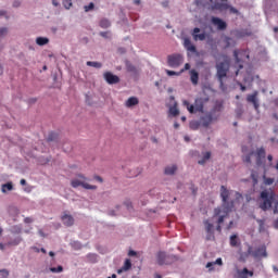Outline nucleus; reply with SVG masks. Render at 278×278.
Segmentation results:
<instances>
[{"label": "nucleus", "instance_id": "f257e3e1", "mask_svg": "<svg viewBox=\"0 0 278 278\" xmlns=\"http://www.w3.org/2000/svg\"><path fill=\"white\" fill-rule=\"evenodd\" d=\"M222 206L215 208L213 211V218L217 217V223H224L225 218L229 215V213L233 210L235 203L233 201L228 202L229 200V190L222 186Z\"/></svg>", "mask_w": 278, "mask_h": 278}, {"label": "nucleus", "instance_id": "f03ea898", "mask_svg": "<svg viewBox=\"0 0 278 278\" xmlns=\"http://www.w3.org/2000/svg\"><path fill=\"white\" fill-rule=\"evenodd\" d=\"M275 198H276V194L273 190H263L260 193V199L262 200V202L258 205L260 208L263 211H267L274 204L273 213L277 214L278 213V201Z\"/></svg>", "mask_w": 278, "mask_h": 278}, {"label": "nucleus", "instance_id": "7ed1b4c3", "mask_svg": "<svg viewBox=\"0 0 278 278\" xmlns=\"http://www.w3.org/2000/svg\"><path fill=\"white\" fill-rule=\"evenodd\" d=\"M210 101L208 98H198L193 105H191L188 101H182V104L187 106V111L191 114L203 113L204 105Z\"/></svg>", "mask_w": 278, "mask_h": 278}, {"label": "nucleus", "instance_id": "20e7f679", "mask_svg": "<svg viewBox=\"0 0 278 278\" xmlns=\"http://www.w3.org/2000/svg\"><path fill=\"white\" fill-rule=\"evenodd\" d=\"M215 68H217V79H219V84L223 86V79L227 77L230 68V59L227 55H224V62H219L215 65Z\"/></svg>", "mask_w": 278, "mask_h": 278}, {"label": "nucleus", "instance_id": "39448f33", "mask_svg": "<svg viewBox=\"0 0 278 278\" xmlns=\"http://www.w3.org/2000/svg\"><path fill=\"white\" fill-rule=\"evenodd\" d=\"M87 180L88 179L84 175L79 174L77 175V178L71 181V185L73 188L83 187L87 190H96L97 186L89 185L88 182H86Z\"/></svg>", "mask_w": 278, "mask_h": 278}, {"label": "nucleus", "instance_id": "423d86ee", "mask_svg": "<svg viewBox=\"0 0 278 278\" xmlns=\"http://www.w3.org/2000/svg\"><path fill=\"white\" fill-rule=\"evenodd\" d=\"M247 254L253 256L254 258L267 257V250L265 245H262L253 251V247L249 245Z\"/></svg>", "mask_w": 278, "mask_h": 278}, {"label": "nucleus", "instance_id": "0eeeda50", "mask_svg": "<svg viewBox=\"0 0 278 278\" xmlns=\"http://www.w3.org/2000/svg\"><path fill=\"white\" fill-rule=\"evenodd\" d=\"M167 63L172 68H177L184 63V56L181 54H172L167 58Z\"/></svg>", "mask_w": 278, "mask_h": 278}, {"label": "nucleus", "instance_id": "6e6552de", "mask_svg": "<svg viewBox=\"0 0 278 278\" xmlns=\"http://www.w3.org/2000/svg\"><path fill=\"white\" fill-rule=\"evenodd\" d=\"M218 117L214 116V111H211L208 113H206L204 116L200 117V124L203 127H208L214 121H217Z\"/></svg>", "mask_w": 278, "mask_h": 278}, {"label": "nucleus", "instance_id": "1a4fd4ad", "mask_svg": "<svg viewBox=\"0 0 278 278\" xmlns=\"http://www.w3.org/2000/svg\"><path fill=\"white\" fill-rule=\"evenodd\" d=\"M255 156V164L256 166H262L263 162L266 157V151L264 148L256 149L255 153H253Z\"/></svg>", "mask_w": 278, "mask_h": 278}, {"label": "nucleus", "instance_id": "9d476101", "mask_svg": "<svg viewBox=\"0 0 278 278\" xmlns=\"http://www.w3.org/2000/svg\"><path fill=\"white\" fill-rule=\"evenodd\" d=\"M258 92L257 91H254L252 94H248L247 96V102L248 103H252L254 110L258 111L260 109V103H258Z\"/></svg>", "mask_w": 278, "mask_h": 278}, {"label": "nucleus", "instance_id": "9b49d317", "mask_svg": "<svg viewBox=\"0 0 278 278\" xmlns=\"http://www.w3.org/2000/svg\"><path fill=\"white\" fill-rule=\"evenodd\" d=\"M211 23L217 27V30H226L227 29V23L218 17L211 18Z\"/></svg>", "mask_w": 278, "mask_h": 278}, {"label": "nucleus", "instance_id": "f8f14e48", "mask_svg": "<svg viewBox=\"0 0 278 278\" xmlns=\"http://www.w3.org/2000/svg\"><path fill=\"white\" fill-rule=\"evenodd\" d=\"M253 276L254 271L249 270L247 267H243V269H237V278H249Z\"/></svg>", "mask_w": 278, "mask_h": 278}, {"label": "nucleus", "instance_id": "ddd939ff", "mask_svg": "<svg viewBox=\"0 0 278 278\" xmlns=\"http://www.w3.org/2000/svg\"><path fill=\"white\" fill-rule=\"evenodd\" d=\"M157 263L160 265H168L170 263V256H168L165 252H160L157 254Z\"/></svg>", "mask_w": 278, "mask_h": 278}, {"label": "nucleus", "instance_id": "4468645a", "mask_svg": "<svg viewBox=\"0 0 278 278\" xmlns=\"http://www.w3.org/2000/svg\"><path fill=\"white\" fill-rule=\"evenodd\" d=\"M104 79H105L106 83L110 84V85L118 84L119 80H121V79L118 78V76L113 75V74L110 73V72H106V73L104 74Z\"/></svg>", "mask_w": 278, "mask_h": 278}, {"label": "nucleus", "instance_id": "2eb2a0df", "mask_svg": "<svg viewBox=\"0 0 278 278\" xmlns=\"http://www.w3.org/2000/svg\"><path fill=\"white\" fill-rule=\"evenodd\" d=\"M200 31V28H193V33H191V36H193V40L204 41L206 39L207 35L205 33L199 34Z\"/></svg>", "mask_w": 278, "mask_h": 278}, {"label": "nucleus", "instance_id": "dca6fc26", "mask_svg": "<svg viewBox=\"0 0 278 278\" xmlns=\"http://www.w3.org/2000/svg\"><path fill=\"white\" fill-rule=\"evenodd\" d=\"M62 222H63V224L65 225V226H67V227H71V226H73L74 225V218H73V216L72 215H68V214H64L63 216H62Z\"/></svg>", "mask_w": 278, "mask_h": 278}, {"label": "nucleus", "instance_id": "f3484780", "mask_svg": "<svg viewBox=\"0 0 278 278\" xmlns=\"http://www.w3.org/2000/svg\"><path fill=\"white\" fill-rule=\"evenodd\" d=\"M185 49H187L188 51H191L193 53L197 52V48L195 46L192 45L191 40L189 38L185 39Z\"/></svg>", "mask_w": 278, "mask_h": 278}, {"label": "nucleus", "instance_id": "a211bd4d", "mask_svg": "<svg viewBox=\"0 0 278 278\" xmlns=\"http://www.w3.org/2000/svg\"><path fill=\"white\" fill-rule=\"evenodd\" d=\"M190 76H191V84H193V86H197L199 84V73L195 70H192L191 72H189Z\"/></svg>", "mask_w": 278, "mask_h": 278}, {"label": "nucleus", "instance_id": "6ab92c4d", "mask_svg": "<svg viewBox=\"0 0 278 278\" xmlns=\"http://www.w3.org/2000/svg\"><path fill=\"white\" fill-rule=\"evenodd\" d=\"M52 4L54 7H59L60 5V3L56 0H52ZM63 5H64V8L66 10H70L72 8V5H73V2H72V0H63Z\"/></svg>", "mask_w": 278, "mask_h": 278}, {"label": "nucleus", "instance_id": "aec40b11", "mask_svg": "<svg viewBox=\"0 0 278 278\" xmlns=\"http://www.w3.org/2000/svg\"><path fill=\"white\" fill-rule=\"evenodd\" d=\"M263 184L265 186H270L275 182V179L274 178H269V177H266V168H264V174H263Z\"/></svg>", "mask_w": 278, "mask_h": 278}, {"label": "nucleus", "instance_id": "412c9836", "mask_svg": "<svg viewBox=\"0 0 278 278\" xmlns=\"http://www.w3.org/2000/svg\"><path fill=\"white\" fill-rule=\"evenodd\" d=\"M138 104H139V100L136 97L129 98L126 102L127 108H132V106L138 105Z\"/></svg>", "mask_w": 278, "mask_h": 278}, {"label": "nucleus", "instance_id": "4be33fe9", "mask_svg": "<svg viewBox=\"0 0 278 278\" xmlns=\"http://www.w3.org/2000/svg\"><path fill=\"white\" fill-rule=\"evenodd\" d=\"M202 154H203L202 160L198 161V164L200 165H204L212 156L211 152H204Z\"/></svg>", "mask_w": 278, "mask_h": 278}, {"label": "nucleus", "instance_id": "5701e85b", "mask_svg": "<svg viewBox=\"0 0 278 278\" xmlns=\"http://www.w3.org/2000/svg\"><path fill=\"white\" fill-rule=\"evenodd\" d=\"M228 9L229 4H225L224 2H217V4H215V10L226 11Z\"/></svg>", "mask_w": 278, "mask_h": 278}, {"label": "nucleus", "instance_id": "b1692460", "mask_svg": "<svg viewBox=\"0 0 278 278\" xmlns=\"http://www.w3.org/2000/svg\"><path fill=\"white\" fill-rule=\"evenodd\" d=\"M250 177L252 179L253 186H256L258 184V178H260L258 173L252 170Z\"/></svg>", "mask_w": 278, "mask_h": 278}, {"label": "nucleus", "instance_id": "393cba45", "mask_svg": "<svg viewBox=\"0 0 278 278\" xmlns=\"http://www.w3.org/2000/svg\"><path fill=\"white\" fill-rule=\"evenodd\" d=\"M13 190V184L12 182H8L1 186V191L3 193H7V191H11Z\"/></svg>", "mask_w": 278, "mask_h": 278}, {"label": "nucleus", "instance_id": "a878e982", "mask_svg": "<svg viewBox=\"0 0 278 278\" xmlns=\"http://www.w3.org/2000/svg\"><path fill=\"white\" fill-rule=\"evenodd\" d=\"M177 170V166L176 165H172V166H167L165 168V174L166 175H174Z\"/></svg>", "mask_w": 278, "mask_h": 278}, {"label": "nucleus", "instance_id": "bb28decb", "mask_svg": "<svg viewBox=\"0 0 278 278\" xmlns=\"http://www.w3.org/2000/svg\"><path fill=\"white\" fill-rule=\"evenodd\" d=\"M36 43L40 47L46 46L49 43V39L48 38H43V37H39L36 39Z\"/></svg>", "mask_w": 278, "mask_h": 278}, {"label": "nucleus", "instance_id": "cd10ccee", "mask_svg": "<svg viewBox=\"0 0 278 278\" xmlns=\"http://www.w3.org/2000/svg\"><path fill=\"white\" fill-rule=\"evenodd\" d=\"M204 227L206 228V232L211 233L213 231L214 225L210 223V220H204Z\"/></svg>", "mask_w": 278, "mask_h": 278}, {"label": "nucleus", "instance_id": "c85d7f7f", "mask_svg": "<svg viewBox=\"0 0 278 278\" xmlns=\"http://www.w3.org/2000/svg\"><path fill=\"white\" fill-rule=\"evenodd\" d=\"M200 126H202V125H201V122H198V121H193V122H191V123L189 124V127H190L191 129H193V130L199 129Z\"/></svg>", "mask_w": 278, "mask_h": 278}, {"label": "nucleus", "instance_id": "c756f323", "mask_svg": "<svg viewBox=\"0 0 278 278\" xmlns=\"http://www.w3.org/2000/svg\"><path fill=\"white\" fill-rule=\"evenodd\" d=\"M110 26H111V23H110V21H108V20H102V21L100 22V27L103 28V29H106V28H109Z\"/></svg>", "mask_w": 278, "mask_h": 278}, {"label": "nucleus", "instance_id": "7c9ffc66", "mask_svg": "<svg viewBox=\"0 0 278 278\" xmlns=\"http://www.w3.org/2000/svg\"><path fill=\"white\" fill-rule=\"evenodd\" d=\"M252 155H254V152L249 153L248 155L243 156V163L251 164L252 163Z\"/></svg>", "mask_w": 278, "mask_h": 278}, {"label": "nucleus", "instance_id": "2f4dec72", "mask_svg": "<svg viewBox=\"0 0 278 278\" xmlns=\"http://www.w3.org/2000/svg\"><path fill=\"white\" fill-rule=\"evenodd\" d=\"M230 245L232 247L238 245V237L236 235L230 236Z\"/></svg>", "mask_w": 278, "mask_h": 278}, {"label": "nucleus", "instance_id": "473e14b6", "mask_svg": "<svg viewBox=\"0 0 278 278\" xmlns=\"http://www.w3.org/2000/svg\"><path fill=\"white\" fill-rule=\"evenodd\" d=\"M87 65L90 66V67H96V68H101L102 67V64L99 63V62H87Z\"/></svg>", "mask_w": 278, "mask_h": 278}, {"label": "nucleus", "instance_id": "72a5a7b5", "mask_svg": "<svg viewBox=\"0 0 278 278\" xmlns=\"http://www.w3.org/2000/svg\"><path fill=\"white\" fill-rule=\"evenodd\" d=\"M22 241V238L18 237V238H15L14 240H11L8 245H18Z\"/></svg>", "mask_w": 278, "mask_h": 278}, {"label": "nucleus", "instance_id": "f704fd0d", "mask_svg": "<svg viewBox=\"0 0 278 278\" xmlns=\"http://www.w3.org/2000/svg\"><path fill=\"white\" fill-rule=\"evenodd\" d=\"M232 41L233 40L229 37L224 38V45H226V48H230Z\"/></svg>", "mask_w": 278, "mask_h": 278}, {"label": "nucleus", "instance_id": "c9c22d12", "mask_svg": "<svg viewBox=\"0 0 278 278\" xmlns=\"http://www.w3.org/2000/svg\"><path fill=\"white\" fill-rule=\"evenodd\" d=\"M169 113L173 116H178L179 115V110L176 106L170 108Z\"/></svg>", "mask_w": 278, "mask_h": 278}, {"label": "nucleus", "instance_id": "e433bc0d", "mask_svg": "<svg viewBox=\"0 0 278 278\" xmlns=\"http://www.w3.org/2000/svg\"><path fill=\"white\" fill-rule=\"evenodd\" d=\"M9 271L7 269H0V278H8Z\"/></svg>", "mask_w": 278, "mask_h": 278}, {"label": "nucleus", "instance_id": "4c0bfd02", "mask_svg": "<svg viewBox=\"0 0 278 278\" xmlns=\"http://www.w3.org/2000/svg\"><path fill=\"white\" fill-rule=\"evenodd\" d=\"M50 270L52 273H62L63 271V267L60 265L58 267H51Z\"/></svg>", "mask_w": 278, "mask_h": 278}, {"label": "nucleus", "instance_id": "58836bf2", "mask_svg": "<svg viewBox=\"0 0 278 278\" xmlns=\"http://www.w3.org/2000/svg\"><path fill=\"white\" fill-rule=\"evenodd\" d=\"M131 268V262L130 260H126L125 265L123 267L124 270H128Z\"/></svg>", "mask_w": 278, "mask_h": 278}, {"label": "nucleus", "instance_id": "ea45409f", "mask_svg": "<svg viewBox=\"0 0 278 278\" xmlns=\"http://www.w3.org/2000/svg\"><path fill=\"white\" fill-rule=\"evenodd\" d=\"M166 74L168 75V76H180L181 75V72H174V71H166Z\"/></svg>", "mask_w": 278, "mask_h": 278}, {"label": "nucleus", "instance_id": "a19ab883", "mask_svg": "<svg viewBox=\"0 0 278 278\" xmlns=\"http://www.w3.org/2000/svg\"><path fill=\"white\" fill-rule=\"evenodd\" d=\"M240 53H244V52H240L238 50H235L233 54H235V61H237V63H241V60L239 59V54Z\"/></svg>", "mask_w": 278, "mask_h": 278}, {"label": "nucleus", "instance_id": "79ce46f5", "mask_svg": "<svg viewBox=\"0 0 278 278\" xmlns=\"http://www.w3.org/2000/svg\"><path fill=\"white\" fill-rule=\"evenodd\" d=\"M93 9H94L93 2H90V4H87V5L85 7V11H86V12H89V11H91V10H93Z\"/></svg>", "mask_w": 278, "mask_h": 278}, {"label": "nucleus", "instance_id": "37998d69", "mask_svg": "<svg viewBox=\"0 0 278 278\" xmlns=\"http://www.w3.org/2000/svg\"><path fill=\"white\" fill-rule=\"evenodd\" d=\"M58 138V135L54 132H51L48 137V141H54Z\"/></svg>", "mask_w": 278, "mask_h": 278}, {"label": "nucleus", "instance_id": "c03bdc74", "mask_svg": "<svg viewBox=\"0 0 278 278\" xmlns=\"http://www.w3.org/2000/svg\"><path fill=\"white\" fill-rule=\"evenodd\" d=\"M100 36L108 39V38H111V33L110 31H102V33H100Z\"/></svg>", "mask_w": 278, "mask_h": 278}, {"label": "nucleus", "instance_id": "a18cd8bd", "mask_svg": "<svg viewBox=\"0 0 278 278\" xmlns=\"http://www.w3.org/2000/svg\"><path fill=\"white\" fill-rule=\"evenodd\" d=\"M127 70H128V72H130V73H137V68H136L134 65H128V66H127Z\"/></svg>", "mask_w": 278, "mask_h": 278}, {"label": "nucleus", "instance_id": "49530a36", "mask_svg": "<svg viewBox=\"0 0 278 278\" xmlns=\"http://www.w3.org/2000/svg\"><path fill=\"white\" fill-rule=\"evenodd\" d=\"M273 160H274L273 155H267V161H268V166L269 167H273Z\"/></svg>", "mask_w": 278, "mask_h": 278}, {"label": "nucleus", "instance_id": "de8ad7c7", "mask_svg": "<svg viewBox=\"0 0 278 278\" xmlns=\"http://www.w3.org/2000/svg\"><path fill=\"white\" fill-rule=\"evenodd\" d=\"M256 223L258 224L260 226V229H262L265 225V220L264 219H256Z\"/></svg>", "mask_w": 278, "mask_h": 278}, {"label": "nucleus", "instance_id": "09e8293b", "mask_svg": "<svg viewBox=\"0 0 278 278\" xmlns=\"http://www.w3.org/2000/svg\"><path fill=\"white\" fill-rule=\"evenodd\" d=\"M190 70V64L187 63L185 64V68L180 70V74L185 73L186 71H189Z\"/></svg>", "mask_w": 278, "mask_h": 278}, {"label": "nucleus", "instance_id": "8fccbe9b", "mask_svg": "<svg viewBox=\"0 0 278 278\" xmlns=\"http://www.w3.org/2000/svg\"><path fill=\"white\" fill-rule=\"evenodd\" d=\"M7 33H8V29H7V28H1V29H0V37L7 35Z\"/></svg>", "mask_w": 278, "mask_h": 278}, {"label": "nucleus", "instance_id": "3c124183", "mask_svg": "<svg viewBox=\"0 0 278 278\" xmlns=\"http://www.w3.org/2000/svg\"><path fill=\"white\" fill-rule=\"evenodd\" d=\"M24 222H25L26 224H30V223L34 222V219H33L31 217H26V218L24 219Z\"/></svg>", "mask_w": 278, "mask_h": 278}, {"label": "nucleus", "instance_id": "603ef678", "mask_svg": "<svg viewBox=\"0 0 278 278\" xmlns=\"http://www.w3.org/2000/svg\"><path fill=\"white\" fill-rule=\"evenodd\" d=\"M14 232L20 233L22 231V228L18 226L13 227Z\"/></svg>", "mask_w": 278, "mask_h": 278}, {"label": "nucleus", "instance_id": "864d4df0", "mask_svg": "<svg viewBox=\"0 0 278 278\" xmlns=\"http://www.w3.org/2000/svg\"><path fill=\"white\" fill-rule=\"evenodd\" d=\"M214 264H217V265L222 266L223 265V260L219 257V258L215 260Z\"/></svg>", "mask_w": 278, "mask_h": 278}, {"label": "nucleus", "instance_id": "5fc2aeb1", "mask_svg": "<svg viewBox=\"0 0 278 278\" xmlns=\"http://www.w3.org/2000/svg\"><path fill=\"white\" fill-rule=\"evenodd\" d=\"M223 223H219L218 219H217V231L222 232V225Z\"/></svg>", "mask_w": 278, "mask_h": 278}, {"label": "nucleus", "instance_id": "6e6d98bb", "mask_svg": "<svg viewBox=\"0 0 278 278\" xmlns=\"http://www.w3.org/2000/svg\"><path fill=\"white\" fill-rule=\"evenodd\" d=\"M236 197H237V201H239L240 199H243L242 194L239 192L236 193Z\"/></svg>", "mask_w": 278, "mask_h": 278}, {"label": "nucleus", "instance_id": "4d7b16f0", "mask_svg": "<svg viewBox=\"0 0 278 278\" xmlns=\"http://www.w3.org/2000/svg\"><path fill=\"white\" fill-rule=\"evenodd\" d=\"M230 12L237 14L238 13V9H235L233 7H230Z\"/></svg>", "mask_w": 278, "mask_h": 278}, {"label": "nucleus", "instance_id": "13d9d810", "mask_svg": "<svg viewBox=\"0 0 278 278\" xmlns=\"http://www.w3.org/2000/svg\"><path fill=\"white\" fill-rule=\"evenodd\" d=\"M274 228L278 229V218L274 222Z\"/></svg>", "mask_w": 278, "mask_h": 278}, {"label": "nucleus", "instance_id": "bf43d9fd", "mask_svg": "<svg viewBox=\"0 0 278 278\" xmlns=\"http://www.w3.org/2000/svg\"><path fill=\"white\" fill-rule=\"evenodd\" d=\"M38 233L43 238L46 237V233L41 229H39Z\"/></svg>", "mask_w": 278, "mask_h": 278}, {"label": "nucleus", "instance_id": "052dcab7", "mask_svg": "<svg viewBox=\"0 0 278 278\" xmlns=\"http://www.w3.org/2000/svg\"><path fill=\"white\" fill-rule=\"evenodd\" d=\"M94 179L98 180V181H100V182L103 181V179H102L100 176H96Z\"/></svg>", "mask_w": 278, "mask_h": 278}, {"label": "nucleus", "instance_id": "680f3d73", "mask_svg": "<svg viewBox=\"0 0 278 278\" xmlns=\"http://www.w3.org/2000/svg\"><path fill=\"white\" fill-rule=\"evenodd\" d=\"M213 265H214V263H212V262L206 263L207 268H211Z\"/></svg>", "mask_w": 278, "mask_h": 278}, {"label": "nucleus", "instance_id": "e2e57ef3", "mask_svg": "<svg viewBox=\"0 0 278 278\" xmlns=\"http://www.w3.org/2000/svg\"><path fill=\"white\" fill-rule=\"evenodd\" d=\"M136 254H137V252H135V251H132V250L129 251V255H130V256H135Z\"/></svg>", "mask_w": 278, "mask_h": 278}, {"label": "nucleus", "instance_id": "0e129e2a", "mask_svg": "<svg viewBox=\"0 0 278 278\" xmlns=\"http://www.w3.org/2000/svg\"><path fill=\"white\" fill-rule=\"evenodd\" d=\"M134 3H135L136 5H140L141 0H134Z\"/></svg>", "mask_w": 278, "mask_h": 278}, {"label": "nucleus", "instance_id": "69168bd1", "mask_svg": "<svg viewBox=\"0 0 278 278\" xmlns=\"http://www.w3.org/2000/svg\"><path fill=\"white\" fill-rule=\"evenodd\" d=\"M273 103L278 106V98H276L275 100H273Z\"/></svg>", "mask_w": 278, "mask_h": 278}, {"label": "nucleus", "instance_id": "338daca9", "mask_svg": "<svg viewBox=\"0 0 278 278\" xmlns=\"http://www.w3.org/2000/svg\"><path fill=\"white\" fill-rule=\"evenodd\" d=\"M273 271L278 273V267L276 265L273 266Z\"/></svg>", "mask_w": 278, "mask_h": 278}, {"label": "nucleus", "instance_id": "774afa93", "mask_svg": "<svg viewBox=\"0 0 278 278\" xmlns=\"http://www.w3.org/2000/svg\"><path fill=\"white\" fill-rule=\"evenodd\" d=\"M21 185H22V186H25V185H26V180H25V179H22V180H21Z\"/></svg>", "mask_w": 278, "mask_h": 278}]
</instances>
